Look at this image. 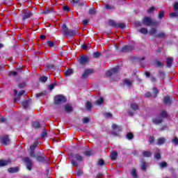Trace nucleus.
Returning <instances> with one entry per match:
<instances>
[{
    "mask_svg": "<svg viewBox=\"0 0 178 178\" xmlns=\"http://www.w3.org/2000/svg\"><path fill=\"white\" fill-rule=\"evenodd\" d=\"M169 118V113L165 110H161L158 116L152 118V122L154 124H161L163 123V119H168Z\"/></svg>",
    "mask_w": 178,
    "mask_h": 178,
    "instance_id": "f257e3e1",
    "label": "nucleus"
},
{
    "mask_svg": "<svg viewBox=\"0 0 178 178\" xmlns=\"http://www.w3.org/2000/svg\"><path fill=\"white\" fill-rule=\"evenodd\" d=\"M70 161L72 166H75L76 168H77L79 167V163L84 161V157H83V156H81V154L79 153H71L70 154Z\"/></svg>",
    "mask_w": 178,
    "mask_h": 178,
    "instance_id": "f03ea898",
    "label": "nucleus"
},
{
    "mask_svg": "<svg viewBox=\"0 0 178 178\" xmlns=\"http://www.w3.org/2000/svg\"><path fill=\"white\" fill-rule=\"evenodd\" d=\"M143 26L147 27H156L159 22L156 20H153L152 17L145 16L142 19Z\"/></svg>",
    "mask_w": 178,
    "mask_h": 178,
    "instance_id": "7ed1b4c3",
    "label": "nucleus"
},
{
    "mask_svg": "<svg viewBox=\"0 0 178 178\" xmlns=\"http://www.w3.org/2000/svg\"><path fill=\"white\" fill-rule=\"evenodd\" d=\"M62 29H63V35L67 37V36L68 37H74V35H79V30L69 29V28H67V25H66V24H64L62 25Z\"/></svg>",
    "mask_w": 178,
    "mask_h": 178,
    "instance_id": "20e7f679",
    "label": "nucleus"
},
{
    "mask_svg": "<svg viewBox=\"0 0 178 178\" xmlns=\"http://www.w3.org/2000/svg\"><path fill=\"white\" fill-rule=\"evenodd\" d=\"M108 26L111 27H113L114 29H116V27H119V29H125L126 28V24L124 23H116L115 20L113 19H109L108 20Z\"/></svg>",
    "mask_w": 178,
    "mask_h": 178,
    "instance_id": "39448f33",
    "label": "nucleus"
},
{
    "mask_svg": "<svg viewBox=\"0 0 178 178\" xmlns=\"http://www.w3.org/2000/svg\"><path fill=\"white\" fill-rule=\"evenodd\" d=\"M54 102L55 105H60V104H65L66 102V97L62 95H58L54 97Z\"/></svg>",
    "mask_w": 178,
    "mask_h": 178,
    "instance_id": "423d86ee",
    "label": "nucleus"
},
{
    "mask_svg": "<svg viewBox=\"0 0 178 178\" xmlns=\"http://www.w3.org/2000/svg\"><path fill=\"white\" fill-rule=\"evenodd\" d=\"M134 49H135L134 45L125 44L120 50V52L122 54H129V52H132L133 51H134Z\"/></svg>",
    "mask_w": 178,
    "mask_h": 178,
    "instance_id": "0eeeda50",
    "label": "nucleus"
},
{
    "mask_svg": "<svg viewBox=\"0 0 178 178\" xmlns=\"http://www.w3.org/2000/svg\"><path fill=\"white\" fill-rule=\"evenodd\" d=\"M23 161L26 163V169L31 170L33 169V161L29 156L24 157Z\"/></svg>",
    "mask_w": 178,
    "mask_h": 178,
    "instance_id": "6e6552de",
    "label": "nucleus"
},
{
    "mask_svg": "<svg viewBox=\"0 0 178 178\" xmlns=\"http://www.w3.org/2000/svg\"><path fill=\"white\" fill-rule=\"evenodd\" d=\"M119 67H115L111 70L106 71V74L108 77H111L113 74H118L119 73Z\"/></svg>",
    "mask_w": 178,
    "mask_h": 178,
    "instance_id": "1a4fd4ad",
    "label": "nucleus"
},
{
    "mask_svg": "<svg viewBox=\"0 0 178 178\" xmlns=\"http://www.w3.org/2000/svg\"><path fill=\"white\" fill-rule=\"evenodd\" d=\"M35 159L38 162H47L48 158H47V155H45L44 153L42 154H38L36 155Z\"/></svg>",
    "mask_w": 178,
    "mask_h": 178,
    "instance_id": "9d476101",
    "label": "nucleus"
},
{
    "mask_svg": "<svg viewBox=\"0 0 178 178\" xmlns=\"http://www.w3.org/2000/svg\"><path fill=\"white\" fill-rule=\"evenodd\" d=\"M0 143H1L3 145H9V144H10V139H9V136L5 135L4 136L1 137Z\"/></svg>",
    "mask_w": 178,
    "mask_h": 178,
    "instance_id": "9b49d317",
    "label": "nucleus"
},
{
    "mask_svg": "<svg viewBox=\"0 0 178 178\" xmlns=\"http://www.w3.org/2000/svg\"><path fill=\"white\" fill-rule=\"evenodd\" d=\"M92 73H94V70H92V69L85 70L84 72L82 74V76H81V80L84 79H87V77H88V75L92 74Z\"/></svg>",
    "mask_w": 178,
    "mask_h": 178,
    "instance_id": "f8f14e48",
    "label": "nucleus"
},
{
    "mask_svg": "<svg viewBox=\"0 0 178 178\" xmlns=\"http://www.w3.org/2000/svg\"><path fill=\"white\" fill-rule=\"evenodd\" d=\"M33 17V13L31 11L27 10L26 12H22V20H26V19H30V17Z\"/></svg>",
    "mask_w": 178,
    "mask_h": 178,
    "instance_id": "ddd939ff",
    "label": "nucleus"
},
{
    "mask_svg": "<svg viewBox=\"0 0 178 178\" xmlns=\"http://www.w3.org/2000/svg\"><path fill=\"white\" fill-rule=\"evenodd\" d=\"M78 60L80 65H86L88 63V56L82 55Z\"/></svg>",
    "mask_w": 178,
    "mask_h": 178,
    "instance_id": "4468645a",
    "label": "nucleus"
},
{
    "mask_svg": "<svg viewBox=\"0 0 178 178\" xmlns=\"http://www.w3.org/2000/svg\"><path fill=\"white\" fill-rule=\"evenodd\" d=\"M10 163H12V161L10 160H0V168L8 166V165H10Z\"/></svg>",
    "mask_w": 178,
    "mask_h": 178,
    "instance_id": "2eb2a0df",
    "label": "nucleus"
},
{
    "mask_svg": "<svg viewBox=\"0 0 178 178\" xmlns=\"http://www.w3.org/2000/svg\"><path fill=\"white\" fill-rule=\"evenodd\" d=\"M118 152L116 151H112L110 154V159H111V161H116V159H118Z\"/></svg>",
    "mask_w": 178,
    "mask_h": 178,
    "instance_id": "dca6fc26",
    "label": "nucleus"
},
{
    "mask_svg": "<svg viewBox=\"0 0 178 178\" xmlns=\"http://www.w3.org/2000/svg\"><path fill=\"white\" fill-rule=\"evenodd\" d=\"M130 108L131 109H132V111H134V112H136V111H138V109H140V106H138V104L135 102L131 103Z\"/></svg>",
    "mask_w": 178,
    "mask_h": 178,
    "instance_id": "f3484780",
    "label": "nucleus"
},
{
    "mask_svg": "<svg viewBox=\"0 0 178 178\" xmlns=\"http://www.w3.org/2000/svg\"><path fill=\"white\" fill-rule=\"evenodd\" d=\"M65 111L67 113H70V112H73V106L70 104H65Z\"/></svg>",
    "mask_w": 178,
    "mask_h": 178,
    "instance_id": "a211bd4d",
    "label": "nucleus"
},
{
    "mask_svg": "<svg viewBox=\"0 0 178 178\" xmlns=\"http://www.w3.org/2000/svg\"><path fill=\"white\" fill-rule=\"evenodd\" d=\"M163 102L166 105H170V104H172V99H170V97H169L168 95H166L164 97Z\"/></svg>",
    "mask_w": 178,
    "mask_h": 178,
    "instance_id": "6ab92c4d",
    "label": "nucleus"
},
{
    "mask_svg": "<svg viewBox=\"0 0 178 178\" xmlns=\"http://www.w3.org/2000/svg\"><path fill=\"white\" fill-rule=\"evenodd\" d=\"M8 172V173H17L19 172V167L9 168Z\"/></svg>",
    "mask_w": 178,
    "mask_h": 178,
    "instance_id": "aec40b11",
    "label": "nucleus"
},
{
    "mask_svg": "<svg viewBox=\"0 0 178 178\" xmlns=\"http://www.w3.org/2000/svg\"><path fill=\"white\" fill-rule=\"evenodd\" d=\"M47 46L50 48H54L56 47V41L47 40Z\"/></svg>",
    "mask_w": 178,
    "mask_h": 178,
    "instance_id": "412c9836",
    "label": "nucleus"
},
{
    "mask_svg": "<svg viewBox=\"0 0 178 178\" xmlns=\"http://www.w3.org/2000/svg\"><path fill=\"white\" fill-rule=\"evenodd\" d=\"M32 126L35 130L38 129H41V124H40V122L38 121H35L32 123Z\"/></svg>",
    "mask_w": 178,
    "mask_h": 178,
    "instance_id": "4be33fe9",
    "label": "nucleus"
},
{
    "mask_svg": "<svg viewBox=\"0 0 178 178\" xmlns=\"http://www.w3.org/2000/svg\"><path fill=\"white\" fill-rule=\"evenodd\" d=\"M104 9H106V10H115V6L112 4L106 3L104 5Z\"/></svg>",
    "mask_w": 178,
    "mask_h": 178,
    "instance_id": "5701e85b",
    "label": "nucleus"
},
{
    "mask_svg": "<svg viewBox=\"0 0 178 178\" xmlns=\"http://www.w3.org/2000/svg\"><path fill=\"white\" fill-rule=\"evenodd\" d=\"M166 142V138L164 137L160 138L157 140V145H162Z\"/></svg>",
    "mask_w": 178,
    "mask_h": 178,
    "instance_id": "b1692460",
    "label": "nucleus"
},
{
    "mask_svg": "<svg viewBox=\"0 0 178 178\" xmlns=\"http://www.w3.org/2000/svg\"><path fill=\"white\" fill-rule=\"evenodd\" d=\"M112 129L113 130H118V133H120V131H122V127H120L119 125L115 123L112 124Z\"/></svg>",
    "mask_w": 178,
    "mask_h": 178,
    "instance_id": "393cba45",
    "label": "nucleus"
},
{
    "mask_svg": "<svg viewBox=\"0 0 178 178\" xmlns=\"http://www.w3.org/2000/svg\"><path fill=\"white\" fill-rule=\"evenodd\" d=\"M152 90H153L152 97L153 98H156L158 97V94H159V90H158V88L156 87H154Z\"/></svg>",
    "mask_w": 178,
    "mask_h": 178,
    "instance_id": "a878e982",
    "label": "nucleus"
},
{
    "mask_svg": "<svg viewBox=\"0 0 178 178\" xmlns=\"http://www.w3.org/2000/svg\"><path fill=\"white\" fill-rule=\"evenodd\" d=\"M155 38H166V34L163 32H161L154 35Z\"/></svg>",
    "mask_w": 178,
    "mask_h": 178,
    "instance_id": "bb28decb",
    "label": "nucleus"
},
{
    "mask_svg": "<svg viewBox=\"0 0 178 178\" xmlns=\"http://www.w3.org/2000/svg\"><path fill=\"white\" fill-rule=\"evenodd\" d=\"M142 154L145 158H149L152 155V153L149 151H143Z\"/></svg>",
    "mask_w": 178,
    "mask_h": 178,
    "instance_id": "cd10ccee",
    "label": "nucleus"
},
{
    "mask_svg": "<svg viewBox=\"0 0 178 178\" xmlns=\"http://www.w3.org/2000/svg\"><path fill=\"white\" fill-rule=\"evenodd\" d=\"M147 162L143 161L140 165L141 170H143V172H147Z\"/></svg>",
    "mask_w": 178,
    "mask_h": 178,
    "instance_id": "c85d7f7f",
    "label": "nucleus"
},
{
    "mask_svg": "<svg viewBox=\"0 0 178 178\" xmlns=\"http://www.w3.org/2000/svg\"><path fill=\"white\" fill-rule=\"evenodd\" d=\"M173 65V59L170 57L167 58V67H172Z\"/></svg>",
    "mask_w": 178,
    "mask_h": 178,
    "instance_id": "c756f323",
    "label": "nucleus"
},
{
    "mask_svg": "<svg viewBox=\"0 0 178 178\" xmlns=\"http://www.w3.org/2000/svg\"><path fill=\"white\" fill-rule=\"evenodd\" d=\"M138 32L140 33V34L146 35V34H148V29L147 28H140L138 30Z\"/></svg>",
    "mask_w": 178,
    "mask_h": 178,
    "instance_id": "7c9ffc66",
    "label": "nucleus"
},
{
    "mask_svg": "<svg viewBox=\"0 0 178 178\" xmlns=\"http://www.w3.org/2000/svg\"><path fill=\"white\" fill-rule=\"evenodd\" d=\"M131 175L132 177H134V178L138 177V175L137 174V170L136 168H132Z\"/></svg>",
    "mask_w": 178,
    "mask_h": 178,
    "instance_id": "2f4dec72",
    "label": "nucleus"
},
{
    "mask_svg": "<svg viewBox=\"0 0 178 178\" xmlns=\"http://www.w3.org/2000/svg\"><path fill=\"white\" fill-rule=\"evenodd\" d=\"M157 31H158L156 30V29L152 27V28H151V29L149 30V35H154V37H155V34H156V33H157Z\"/></svg>",
    "mask_w": 178,
    "mask_h": 178,
    "instance_id": "473e14b6",
    "label": "nucleus"
},
{
    "mask_svg": "<svg viewBox=\"0 0 178 178\" xmlns=\"http://www.w3.org/2000/svg\"><path fill=\"white\" fill-rule=\"evenodd\" d=\"M15 95H17L16 97L14 99V102L16 103L17 101H20V96L17 95V90L16 89L14 90Z\"/></svg>",
    "mask_w": 178,
    "mask_h": 178,
    "instance_id": "72a5a7b5",
    "label": "nucleus"
},
{
    "mask_svg": "<svg viewBox=\"0 0 178 178\" xmlns=\"http://www.w3.org/2000/svg\"><path fill=\"white\" fill-rule=\"evenodd\" d=\"M86 108L88 111H91V109H92V104L91 102H87L86 103Z\"/></svg>",
    "mask_w": 178,
    "mask_h": 178,
    "instance_id": "f704fd0d",
    "label": "nucleus"
},
{
    "mask_svg": "<svg viewBox=\"0 0 178 178\" xmlns=\"http://www.w3.org/2000/svg\"><path fill=\"white\" fill-rule=\"evenodd\" d=\"M30 103V100H25L22 102V106L24 109H27L29 108V104Z\"/></svg>",
    "mask_w": 178,
    "mask_h": 178,
    "instance_id": "c9c22d12",
    "label": "nucleus"
},
{
    "mask_svg": "<svg viewBox=\"0 0 178 178\" xmlns=\"http://www.w3.org/2000/svg\"><path fill=\"white\" fill-rule=\"evenodd\" d=\"M154 159H156V161H159V159H161V153L159 152H156L154 153Z\"/></svg>",
    "mask_w": 178,
    "mask_h": 178,
    "instance_id": "e433bc0d",
    "label": "nucleus"
},
{
    "mask_svg": "<svg viewBox=\"0 0 178 178\" xmlns=\"http://www.w3.org/2000/svg\"><path fill=\"white\" fill-rule=\"evenodd\" d=\"M105 101L103 97H99V99L96 101V105H104Z\"/></svg>",
    "mask_w": 178,
    "mask_h": 178,
    "instance_id": "4c0bfd02",
    "label": "nucleus"
},
{
    "mask_svg": "<svg viewBox=\"0 0 178 178\" xmlns=\"http://www.w3.org/2000/svg\"><path fill=\"white\" fill-rule=\"evenodd\" d=\"M65 76H68L73 74V69H69L64 72Z\"/></svg>",
    "mask_w": 178,
    "mask_h": 178,
    "instance_id": "58836bf2",
    "label": "nucleus"
},
{
    "mask_svg": "<svg viewBox=\"0 0 178 178\" xmlns=\"http://www.w3.org/2000/svg\"><path fill=\"white\" fill-rule=\"evenodd\" d=\"M87 6V8H88V6L87 5V3L85 1V2H80L78 5H75L74 6L76 8H83V6Z\"/></svg>",
    "mask_w": 178,
    "mask_h": 178,
    "instance_id": "ea45409f",
    "label": "nucleus"
},
{
    "mask_svg": "<svg viewBox=\"0 0 178 178\" xmlns=\"http://www.w3.org/2000/svg\"><path fill=\"white\" fill-rule=\"evenodd\" d=\"M36 147H38V142H35L34 144L30 145V151H35Z\"/></svg>",
    "mask_w": 178,
    "mask_h": 178,
    "instance_id": "a19ab883",
    "label": "nucleus"
},
{
    "mask_svg": "<svg viewBox=\"0 0 178 178\" xmlns=\"http://www.w3.org/2000/svg\"><path fill=\"white\" fill-rule=\"evenodd\" d=\"M48 80V76H42L39 79V81H41V83H47Z\"/></svg>",
    "mask_w": 178,
    "mask_h": 178,
    "instance_id": "79ce46f5",
    "label": "nucleus"
},
{
    "mask_svg": "<svg viewBox=\"0 0 178 178\" xmlns=\"http://www.w3.org/2000/svg\"><path fill=\"white\" fill-rule=\"evenodd\" d=\"M101 55H102V53L100 51H95L92 54L93 58H95V59H98V58H99Z\"/></svg>",
    "mask_w": 178,
    "mask_h": 178,
    "instance_id": "37998d69",
    "label": "nucleus"
},
{
    "mask_svg": "<svg viewBox=\"0 0 178 178\" xmlns=\"http://www.w3.org/2000/svg\"><path fill=\"white\" fill-rule=\"evenodd\" d=\"M46 69L47 70H55V65H54L52 64H47Z\"/></svg>",
    "mask_w": 178,
    "mask_h": 178,
    "instance_id": "c03bdc74",
    "label": "nucleus"
},
{
    "mask_svg": "<svg viewBox=\"0 0 178 178\" xmlns=\"http://www.w3.org/2000/svg\"><path fill=\"white\" fill-rule=\"evenodd\" d=\"M159 19L161 20V19H163L165 17V11L161 10L160 13L158 14Z\"/></svg>",
    "mask_w": 178,
    "mask_h": 178,
    "instance_id": "a18cd8bd",
    "label": "nucleus"
},
{
    "mask_svg": "<svg viewBox=\"0 0 178 178\" xmlns=\"http://www.w3.org/2000/svg\"><path fill=\"white\" fill-rule=\"evenodd\" d=\"M83 155H85V156H91V155H92V151L91 150H87L83 152Z\"/></svg>",
    "mask_w": 178,
    "mask_h": 178,
    "instance_id": "49530a36",
    "label": "nucleus"
},
{
    "mask_svg": "<svg viewBox=\"0 0 178 178\" xmlns=\"http://www.w3.org/2000/svg\"><path fill=\"white\" fill-rule=\"evenodd\" d=\"M127 138L128 140H133L134 138V134L131 132H129L127 134Z\"/></svg>",
    "mask_w": 178,
    "mask_h": 178,
    "instance_id": "de8ad7c7",
    "label": "nucleus"
},
{
    "mask_svg": "<svg viewBox=\"0 0 178 178\" xmlns=\"http://www.w3.org/2000/svg\"><path fill=\"white\" fill-rule=\"evenodd\" d=\"M159 166L160 168H168V163L165 161H162L161 163H160Z\"/></svg>",
    "mask_w": 178,
    "mask_h": 178,
    "instance_id": "09e8293b",
    "label": "nucleus"
},
{
    "mask_svg": "<svg viewBox=\"0 0 178 178\" xmlns=\"http://www.w3.org/2000/svg\"><path fill=\"white\" fill-rule=\"evenodd\" d=\"M155 142V137L150 136L149 138V144H154V143Z\"/></svg>",
    "mask_w": 178,
    "mask_h": 178,
    "instance_id": "8fccbe9b",
    "label": "nucleus"
},
{
    "mask_svg": "<svg viewBox=\"0 0 178 178\" xmlns=\"http://www.w3.org/2000/svg\"><path fill=\"white\" fill-rule=\"evenodd\" d=\"M156 8H155V6H152L149 9H147V13H152V12L156 10Z\"/></svg>",
    "mask_w": 178,
    "mask_h": 178,
    "instance_id": "3c124183",
    "label": "nucleus"
},
{
    "mask_svg": "<svg viewBox=\"0 0 178 178\" xmlns=\"http://www.w3.org/2000/svg\"><path fill=\"white\" fill-rule=\"evenodd\" d=\"M29 155L31 158H36L37 156H35V150H30Z\"/></svg>",
    "mask_w": 178,
    "mask_h": 178,
    "instance_id": "603ef678",
    "label": "nucleus"
},
{
    "mask_svg": "<svg viewBox=\"0 0 178 178\" xmlns=\"http://www.w3.org/2000/svg\"><path fill=\"white\" fill-rule=\"evenodd\" d=\"M98 165L99 166H104V165H105V161H104V159H99Z\"/></svg>",
    "mask_w": 178,
    "mask_h": 178,
    "instance_id": "864d4df0",
    "label": "nucleus"
},
{
    "mask_svg": "<svg viewBox=\"0 0 178 178\" xmlns=\"http://www.w3.org/2000/svg\"><path fill=\"white\" fill-rule=\"evenodd\" d=\"M172 143L173 144H175V145H178V138L177 137H175L172 140Z\"/></svg>",
    "mask_w": 178,
    "mask_h": 178,
    "instance_id": "5fc2aeb1",
    "label": "nucleus"
},
{
    "mask_svg": "<svg viewBox=\"0 0 178 178\" xmlns=\"http://www.w3.org/2000/svg\"><path fill=\"white\" fill-rule=\"evenodd\" d=\"M47 129H44V131L41 134V138H45V137H47Z\"/></svg>",
    "mask_w": 178,
    "mask_h": 178,
    "instance_id": "6e6d98bb",
    "label": "nucleus"
},
{
    "mask_svg": "<svg viewBox=\"0 0 178 178\" xmlns=\"http://www.w3.org/2000/svg\"><path fill=\"white\" fill-rule=\"evenodd\" d=\"M55 86H56V83H51L49 86V90H50V91H52V90H54V88H55Z\"/></svg>",
    "mask_w": 178,
    "mask_h": 178,
    "instance_id": "4d7b16f0",
    "label": "nucleus"
},
{
    "mask_svg": "<svg viewBox=\"0 0 178 178\" xmlns=\"http://www.w3.org/2000/svg\"><path fill=\"white\" fill-rule=\"evenodd\" d=\"M89 15H95V8H92L88 11Z\"/></svg>",
    "mask_w": 178,
    "mask_h": 178,
    "instance_id": "13d9d810",
    "label": "nucleus"
},
{
    "mask_svg": "<svg viewBox=\"0 0 178 178\" xmlns=\"http://www.w3.org/2000/svg\"><path fill=\"white\" fill-rule=\"evenodd\" d=\"M170 16H171V17H178V13H170Z\"/></svg>",
    "mask_w": 178,
    "mask_h": 178,
    "instance_id": "bf43d9fd",
    "label": "nucleus"
},
{
    "mask_svg": "<svg viewBox=\"0 0 178 178\" xmlns=\"http://www.w3.org/2000/svg\"><path fill=\"white\" fill-rule=\"evenodd\" d=\"M156 65L157 67H161V66H163V63L157 60L156 61Z\"/></svg>",
    "mask_w": 178,
    "mask_h": 178,
    "instance_id": "052dcab7",
    "label": "nucleus"
},
{
    "mask_svg": "<svg viewBox=\"0 0 178 178\" xmlns=\"http://www.w3.org/2000/svg\"><path fill=\"white\" fill-rule=\"evenodd\" d=\"M124 83L125 84H127V86H128L129 87H130V86H131V81L129 80V79H125L124 80Z\"/></svg>",
    "mask_w": 178,
    "mask_h": 178,
    "instance_id": "680f3d73",
    "label": "nucleus"
},
{
    "mask_svg": "<svg viewBox=\"0 0 178 178\" xmlns=\"http://www.w3.org/2000/svg\"><path fill=\"white\" fill-rule=\"evenodd\" d=\"M83 173H84V172H83V170L79 169V170L77 171V172H76V175L79 176V177H80V176L83 175Z\"/></svg>",
    "mask_w": 178,
    "mask_h": 178,
    "instance_id": "e2e57ef3",
    "label": "nucleus"
},
{
    "mask_svg": "<svg viewBox=\"0 0 178 178\" xmlns=\"http://www.w3.org/2000/svg\"><path fill=\"white\" fill-rule=\"evenodd\" d=\"M63 10H65V12H69L70 10V8L69 7V6H64L63 7Z\"/></svg>",
    "mask_w": 178,
    "mask_h": 178,
    "instance_id": "0e129e2a",
    "label": "nucleus"
},
{
    "mask_svg": "<svg viewBox=\"0 0 178 178\" xmlns=\"http://www.w3.org/2000/svg\"><path fill=\"white\" fill-rule=\"evenodd\" d=\"M174 10L177 12L178 10V2H175L173 5Z\"/></svg>",
    "mask_w": 178,
    "mask_h": 178,
    "instance_id": "69168bd1",
    "label": "nucleus"
},
{
    "mask_svg": "<svg viewBox=\"0 0 178 178\" xmlns=\"http://www.w3.org/2000/svg\"><path fill=\"white\" fill-rule=\"evenodd\" d=\"M89 122H90V118H83V123L84 124L88 123Z\"/></svg>",
    "mask_w": 178,
    "mask_h": 178,
    "instance_id": "338daca9",
    "label": "nucleus"
},
{
    "mask_svg": "<svg viewBox=\"0 0 178 178\" xmlns=\"http://www.w3.org/2000/svg\"><path fill=\"white\" fill-rule=\"evenodd\" d=\"M89 22H90V20L88 19H85L83 21V26H87V24H88Z\"/></svg>",
    "mask_w": 178,
    "mask_h": 178,
    "instance_id": "774afa93",
    "label": "nucleus"
}]
</instances>
